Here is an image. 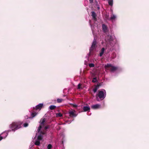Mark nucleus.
<instances>
[{
    "instance_id": "nucleus-1",
    "label": "nucleus",
    "mask_w": 149,
    "mask_h": 149,
    "mask_svg": "<svg viewBox=\"0 0 149 149\" xmlns=\"http://www.w3.org/2000/svg\"><path fill=\"white\" fill-rule=\"evenodd\" d=\"M108 37L109 38L108 39V40H106V46L107 47H108L111 49L110 47H113V46L116 40L114 38V37L113 36H108Z\"/></svg>"
},
{
    "instance_id": "nucleus-2",
    "label": "nucleus",
    "mask_w": 149,
    "mask_h": 149,
    "mask_svg": "<svg viewBox=\"0 0 149 149\" xmlns=\"http://www.w3.org/2000/svg\"><path fill=\"white\" fill-rule=\"evenodd\" d=\"M22 123L20 122H14L10 125V128L12 131H15V130L21 127Z\"/></svg>"
},
{
    "instance_id": "nucleus-3",
    "label": "nucleus",
    "mask_w": 149,
    "mask_h": 149,
    "mask_svg": "<svg viewBox=\"0 0 149 149\" xmlns=\"http://www.w3.org/2000/svg\"><path fill=\"white\" fill-rule=\"evenodd\" d=\"M45 133V132H41L40 134L38 136L37 139L35 142V144L37 146H39L40 144V141L42 139V135Z\"/></svg>"
},
{
    "instance_id": "nucleus-4",
    "label": "nucleus",
    "mask_w": 149,
    "mask_h": 149,
    "mask_svg": "<svg viewBox=\"0 0 149 149\" xmlns=\"http://www.w3.org/2000/svg\"><path fill=\"white\" fill-rule=\"evenodd\" d=\"M106 95V92L105 90L102 89L99 91L98 96L100 98L103 99L105 97Z\"/></svg>"
},
{
    "instance_id": "nucleus-5",
    "label": "nucleus",
    "mask_w": 149,
    "mask_h": 149,
    "mask_svg": "<svg viewBox=\"0 0 149 149\" xmlns=\"http://www.w3.org/2000/svg\"><path fill=\"white\" fill-rule=\"evenodd\" d=\"M105 68L107 70H110L111 72H113L116 70L117 68L113 66L110 64H107L105 65Z\"/></svg>"
},
{
    "instance_id": "nucleus-6",
    "label": "nucleus",
    "mask_w": 149,
    "mask_h": 149,
    "mask_svg": "<svg viewBox=\"0 0 149 149\" xmlns=\"http://www.w3.org/2000/svg\"><path fill=\"white\" fill-rule=\"evenodd\" d=\"M45 121V118L41 119L40 121V125L38 129V133H40V130L42 127L44 125V123Z\"/></svg>"
},
{
    "instance_id": "nucleus-7",
    "label": "nucleus",
    "mask_w": 149,
    "mask_h": 149,
    "mask_svg": "<svg viewBox=\"0 0 149 149\" xmlns=\"http://www.w3.org/2000/svg\"><path fill=\"white\" fill-rule=\"evenodd\" d=\"M96 40L94 38L93 41L92 45L90 50V52H91V51L93 50L96 47Z\"/></svg>"
},
{
    "instance_id": "nucleus-8",
    "label": "nucleus",
    "mask_w": 149,
    "mask_h": 149,
    "mask_svg": "<svg viewBox=\"0 0 149 149\" xmlns=\"http://www.w3.org/2000/svg\"><path fill=\"white\" fill-rule=\"evenodd\" d=\"M76 111L74 110L70 111L69 112V114L70 117H76L77 114L76 113Z\"/></svg>"
},
{
    "instance_id": "nucleus-9",
    "label": "nucleus",
    "mask_w": 149,
    "mask_h": 149,
    "mask_svg": "<svg viewBox=\"0 0 149 149\" xmlns=\"http://www.w3.org/2000/svg\"><path fill=\"white\" fill-rule=\"evenodd\" d=\"M100 107V105L99 104H96L92 106L91 107L93 109H97L99 108Z\"/></svg>"
},
{
    "instance_id": "nucleus-10",
    "label": "nucleus",
    "mask_w": 149,
    "mask_h": 149,
    "mask_svg": "<svg viewBox=\"0 0 149 149\" xmlns=\"http://www.w3.org/2000/svg\"><path fill=\"white\" fill-rule=\"evenodd\" d=\"M43 104H39L38 105H37L36 107H35V109L36 110L37 109H39L40 110L42 107L43 106Z\"/></svg>"
},
{
    "instance_id": "nucleus-11",
    "label": "nucleus",
    "mask_w": 149,
    "mask_h": 149,
    "mask_svg": "<svg viewBox=\"0 0 149 149\" xmlns=\"http://www.w3.org/2000/svg\"><path fill=\"white\" fill-rule=\"evenodd\" d=\"M90 109V108L89 106H84L83 107V110L84 111H86L89 110Z\"/></svg>"
},
{
    "instance_id": "nucleus-12",
    "label": "nucleus",
    "mask_w": 149,
    "mask_h": 149,
    "mask_svg": "<svg viewBox=\"0 0 149 149\" xmlns=\"http://www.w3.org/2000/svg\"><path fill=\"white\" fill-rule=\"evenodd\" d=\"M5 134V136H0V141L1 140L3 139H4V138H5L6 136H7L8 135V134L6 132H5L4 133H3L2 134ZM1 135H0V136H1Z\"/></svg>"
},
{
    "instance_id": "nucleus-13",
    "label": "nucleus",
    "mask_w": 149,
    "mask_h": 149,
    "mask_svg": "<svg viewBox=\"0 0 149 149\" xmlns=\"http://www.w3.org/2000/svg\"><path fill=\"white\" fill-rule=\"evenodd\" d=\"M92 16L93 17V19L95 20L96 19V14L94 12H92Z\"/></svg>"
},
{
    "instance_id": "nucleus-14",
    "label": "nucleus",
    "mask_w": 149,
    "mask_h": 149,
    "mask_svg": "<svg viewBox=\"0 0 149 149\" xmlns=\"http://www.w3.org/2000/svg\"><path fill=\"white\" fill-rule=\"evenodd\" d=\"M102 27L103 31L105 32H106L107 30V27L104 24H102Z\"/></svg>"
},
{
    "instance_id": "nucleus-15",
    "label": "nucleus",
    "mask_w": 149,
    "mask_h": 149,
    "mask_svg": "<svg viewBox=\"0 0 149 149\" xmlns=\"http://www.w3.org/2000/svg\"><path fill=\"white\" fill-rule=\"evenodd\" d=\"M116 18V16L115 15L112 14L111 16L110 19L112 21L114 20Z\"/></svg>"
},
{
    "instance_id": "nucleus-16",
    "label": "nucleus",
    "mask_w": 149,
    "mask_h": 149,
    "mask_svg": "<svg viewBox=\"0 0 149 149\" xmlns=\"http://www.w3.org/2000/svg\"><path fill=\"white\" fill-rule=\"evenodd\" d=\"M104 48H102V49L101 50L100 52V56H101L103 54V53L104 52Z\"/></svg>"
},
{
    "instance_id": "nucleus-17",
    "label": "nucleus",
    "mask_w": 149,
    "mask_h": 149,
    "mask_svg": "<svg viewBox=\"0 0 149 149\" xmlns=\"http://www.w3.org/2000/svg\"><path fill=\"white\" fill-rule=\"evenodd\" d=\"M49 109L51 110L54 109L56 107V106L54 105H51L49 107Z\"/></svg>"
},
{
    "instance_id": "nucleus-18",
    "label": "nucleus",
    "mask_w": 149,
    "mask_h": 149,
    "mask_svg": "<svg viewBox=\"0 0 149 149\" xmlns=\"http://www.w3.org/2000/svg\"><path fill=\"white\" fill-rule=\"evenodd\" d=\"M108 3L109 5L112 6L113 5V0H108Z\"/></svg>"
},
{
    "instance_id": "nucleus-19",
    "label": "nucleus",
    "mask_w": 149,
    "mask_h": 149,
    "mask_svg": "<svg viewBox=\"0 0 149 149\" xmlns=\"http://www.w3.org/2000/svg\"><path fill=\"white\" fill-rule=\"evenodd\" d=\"M56 117H61L62 116V114L61 113H56Z\"/></svg>"
},
{
    "instance_id": "nucleus-20",
    "label": "nucleus",
    "mask_w": 149,
    "mask_h": 149,
    "mask_svg": "<svg viewBox=\"0 0 149 149\" xmlns=\"http://www.w3.org/2000/svg\"><path fill=\"white\" fill-rule=\"evenodd\" d=\"M81 86H82L81 84H79L78 85V87H77L78 89H82V88Z\"/></svg>"
},
{
    "instance_id": "nucleus-21",
    "label": "nucleus",
    "mask_w": 149,
    "mask_h": 149,
    "mask_svg": "<svg viewBox=\"0 0 149 149\" xmlns=\"http://www.w3.org/2000/svg\"><path fill=\"white\" fill-rule=\"evenodd\" d=\"M37 113L36 112H32L31 113V116H32V118L33 117L36 115Z\"/></svg>"
},
{
    "instance_id": "nucleus-22",
    "label": "nucleus",
    "mask_w": 149,
    "mask_h": 149,
    "mask_svg": "<svg viewBox=\"0 0 149 149\" xmlns=\"http://www.w3.org/2000/svg\"><path fill=\"white\" fill-rule=\"evenodd\" d=\"M88 66H89V67H90L92 68V67H94V66L95 65L93 63H91L89 64Z\"/></svg>"
},
{
    "instance_id": "nucleus-23",
    "label": "nucleus",
    "mask_w": 149,
    "mask_h": 149,
    "mask_svg": "<svg viewBox=\"0 0 149 149\" xmlns=\"http://www.w3.org/2000/svg\"><path fill=\"white\" fill-rule=\"evenodd\" d=\"M52 148V145L50 144H49L47 147V149H51Z\"/></svg>"
},
{
    "instance_id": "nucleus-24",
    "label": "nucleus",
    "mask_w": 149,
    "mask_h": 149,
    "mask_svg": "<svg viewBox=\"0 0 149 149\" xmlns=\"http://www.w3.org/2000/svg\"><path fill=\"white\" fill-rule=\"evenodd\" d=\"M96 81H97V79L96 77L94 78L92 80V81L93 82H95Z\"/></svg>"
},
{
    "instance_id": "nucleus-25",
    "label": "nucleus",
    "mask_w": 149,
    "mask_h": 149,
    "mask_svg": "<svg viewBox=\"0 0 149 149\" xmlns=\"http://www.w3.org/2000/svg\"><path fill=\"white\" fill-rule=\"evenodd\" d=\"M98 88L97 87H96L94 88L93 89V91L94 93H95L97 92Z\"/></svg>"
},
{
    "instance_id": "nucleus-26",
    "label": "nucleus",
    "mask_w": 149,
    "mask_h": 149,
    "mask_svg": "<svg viewBox=\"0 0 149 149\" xmlns=\"http://www.w3.org/2000/svg\"><path fill=\"white\" fill-rule=\"evenodd\" d=\"M62 100H62V99H57V101L58 103H60V102H61Z\"/></svg>"
},
{
    "instance_id": "nucleus-27",
    "label": "nucleus",
    "mask_w": 149,
    "mask_h": 149,
    "mask_svg": "<svg viewBox=\"0 0 149 149\" xmlns=\"http://www.w3.org/2000/svg\"><path fill=\"white\" fill-rule=\"evenodd\" d=\"M24 127H26L28 126V124L27 123H25L24 125Z\"/></svg>"
},
{
    "instance_id": "nucleus-28",
    "label": "nucleus",
    "mask_w": 149,
    "mask_h": 149,
    "mask_svg": "<svg viewBox=\"0 0 149 149\" xmlns=\"http://www.w3.org/2000/svg\"><path fill=\"white\" fill-rule=\"evenodd\" d=\"M7 132V133H7V132ZM3 133H4V132H3V133H2L1 134V135H2V136H5V134H3Z\"/></svg>"
},
{
    "instance_id": "nucleus-29",
    "label": "nucleus",
    "mask_w": 149,
    "mask_h": 149,
    "mask_svg": "<svg viewBox=\"0 0 149 149\" xmlns=\"http://www.w3.org/2000/svg\"><path fill=\"white\" fill-rule=\"evenodd\" d=\"M48 127L47 126H45V130L48 129Z\"/></svg>"
},
{
    "instance_id": "nucleus-30",
    "label": "nucleus",
    "mask_w": 149,
    "mask_h": 149,
    "mask_svg": "<svg viewBox=\"0 0 149 149\" xmlns=\"http://www.w3.org/2000/svg\"><path fill=\"white\" fill-rule=\"evenodd\" d=\"M90 3H92L93 1V0H89Z\"/></svg>"
},
{
    "instance_id": "nucleus-31",
    "label": "nucleus",
    "mask_w": 149,
    "mask_h": 149,
    "mask_svg": "<svg viewBox=\"0 0 149 149\" xmlns=\"http://www.w3.org/2000/svg\"><path fill=\"white\" fill-rule=\"evenodd\" d=\"M73 107H77V105H73Z\"/></svg>"
},
{
    "instance_id": "nucleus-32",
    "label": "nucleus",
    "mask_w": 149,
    "mask_h": 149,
    "mask_svg": "<svg viewBox=\"0 0 149 149\" xmlns=\"http://www.w3.org/2000/svg\"><path fill=\"white\" fill-rule=\"evenodd\" d=\"M89 23H90V25H91V29H92V30L93 31V29H92V26L91 25V22H90V21Z\"/></svg>"
},
{
    "instance_id": "nucleus-33",
    "label": "nucleus",
    "mask_w": 149,
    "mask_h": 149,
    "mask_svg": "<svg viewBox=\"0 0 149 149\" xmlns=\"http://www.w3.org/2000/svg\"><path fill=\"white\" fill-rule=\"evenodd\" d=\"M10 131V130H9L8 131Z\"/></svg>"
},
{
    "instance_id": "nucleus-34",
    "label": "nucleus",
    "mask_w": 149,
    "mask_h": 149,
    "mask_svg": "<svg viewBox=\"0 0 149 149\" xmlns=\"http://www.w3.org/2000/svg\"><path fill=\"white\" fill-rule=\"evenodd\" d=\"M28 117H27V118H26V119H28Z\"/></svg>"
},
{
    "instance_id": "nucleus-35",
    "label": "nucleus",
    "mask_w": 149,
    "mask_h": 149,
    "mask_svg": "<svg viewBox=\"0 0 149 149\" xmlns=\"http://www.w3.org/2000/svg\"><path fill=\"white\" fill-rule=\"evenodd\" d=\"M7 132L8 133V132L9 131H8V132L7 131Z\"/></svg>"
}]
</instances>
